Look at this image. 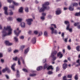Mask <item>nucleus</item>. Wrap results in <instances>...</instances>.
<instances>
[{
  "instance_id": "nucleus-1",
  "label": "nucleus",
  "mask_w": 80,
  "mask_h": 80,
  "mask_svg": "<svg viewBox=\"0 0 80 80\" xmlns=\"http://www.w3.org/2000/svg\"><path fill=\"white\" fill-rule=\"evenodd\" d=\"M12 29L10 26H8L7 28L4 27L2 31V37L4 38L7 35H10L12 34Z\"/></svg>"
},
{
  "instance_id": "nucleus-2",
  "label": "nucleus",
  "mask_w": 80,
  "mask_h": 80,
  "mask_svg": "<svg viewBox=\"0 0 80 80\" xmlns=\"http://www.w3.org/2000/svg\"><path fill=\"white\" fill-rule=\"evenodd\" d=\"M50 3L48 2H46L44 4L42 5V7L40 8L39 10V12H44L45 10H48L49 9V7H46V5H49Z\"/></svg>"
},
{
  "instance_id": "nucleus-3",
  "label": "nucleus",
  "mask_w": 80,
  "mask_h": 80,
  "mask_svg": "<svg viewBox=\"0 0 80 80\" xmlns=\"http://www.w3.org/2000/svg\"><path fill=\"white\" fill-rule=\"evenodd\" d=\"M52 26V27H50V29L52 31V33L53 34V33H55V34H57V30L54 29V28H53V27H54V28H57V26L56 25L54 24H52L51 25Z\"/></svg>"
},
{
  "instance_id": "nucleus-4",
  "label": "nucleus",
  "mask_w": 80,
  "mask_h": 80,
  "mask_svg": "<svg viewBox=\"0 0 80 80\" xmlns=\"http://www.w3.org/2000/svg\"><path fill=\"white\" fill-rule=\"evenodd\" d=\"M65 23L66 25H68L67 26V27L66 28V29L67 30H68L70 32H72V28H70V25L69 23V22L68 21H65Z\"/></svg>"
},
{
  "instance_id": "nucleus-5",
  "label": "nucleus",
  "mask_w": 80,
  "mask_h": 80,
  "mask_svg": "<svg viewBox=\"0 0 80 80\" xmlns=\"http://www.w3.org/2000/svg\"><path fill=\"white\" fill-rule=\"evenodd\" d=\"M19 29L18 28L16 30L14 31V33H15L16 35L18 37L19 33H20L21 31H19Z\"/></svg>"
},
{
  "instance_id": "nucleus-6",
  "label": "nucleus",
  "mask_w": 80,
  "mask_h": 80,
  "mask_svg": "<svg viewBox=\"0 0 80 80\" xmlns=\"http://www.w3.org/2000/svg\"><path fill=\"white\" fill-rule=\"evenodd\" d=\"M57 51H54L52 53L51 57H52V58H53V59L54 60H56V58H56V57L54 58V57L55 55H56V54H57Z\"/></svg>"
},
{
  "instance_id": "nucleus-7",
  "label": "nucleus",
  "mask_w": 80,
  "mask_h": 80,
  "mask_svg": "<svg viewBox=\"0 0 80 80\" xmlns=\"http://www.w3.org/2000/svg\"><path fill=\"white\" fill-rule=\"evenodd\" d=\"M6 71L8 73H10V70L9 68L7 67H6L4 69L2 70V72H3V73H5Z\"/></svg>"
},
{
  "instance_id": "nucleus-8",
  "label": "nucleus",
  "mask_w": 80,
  "mask_h": 80,
  "mask_svg": "<svg viewBox=\"0 0 80 80\" xmlns=\"http://www.w3.org/2000/svg\"><path fill=\"white\" fill-rule=\"evenodd\" d=\"M33 20L32 19H29L26 20V21L28 25H31V24H32V22H33Z\"/></svg>"
},
{
  "instance_id": "nucleus-9",
  "label": "nucleus",
  "mask_w": 80,
  "mask_h": 80,
  "mask_svg": "<svg viewBox=\"0 0 80 80\" xmlns=\"http://www.w3.org/2000/svg\"><path fill=\"white\" fill-rule=\"evenodd\" d=\"M4 14L6 15H8V8L7 7H4Z\"/></svg>"
},
{
  "instance_id": "nucleus-10",
  "label": "nucleus",
  "mask_w": 80,
  "mask_h": 80,
  "mask_svg": "<svg viewBox=\"0 0 80 80\" xmlns=\"http://www.w3.org/2000/svg\"><path fill=\"white\" fill-rule=\"evenodd\" d=\"M36 38L35 37H34L32 38V39L31 42L32 43H33V44L35 43H36Z\"/></svg>"
},
{
  "instance_id": "nucleus-11",
  "label": "nucleus",
  "mask_w": 80,
  "mask_h": 80,
  "mask_svg": "<svg viewBox=\"0 0 80 80\" xmlns=\"http://www.w3.org/2000/svg\"><path fill=\"white\" fill-rule=\"evenodd\" d=\"M5 43L7 45H12V43H10V42L8 41H5Z\"/></svg>"
},
{
  "instance_id": "nucleus-12",
  "label": "nucleus",
  "mask_w": 80,
  "mask_h": 80,
  "mask_svg": "<svg viewBox=\"0 0 80 80\" xmlns=\"http://www.w3.org/2000/svg\"><path fill=\"white\" fill-rule=\"evenodd\" d=\"M56 13L57 15H59V14H60V13H61V10L60 9H58V10L56 11Z\"/></svg>"
},
{
  "instance_id": "nucleus-13",
  "label": "nucleus",
  "mask_w": 80,
  "mask_h": 80,
  "mask_svg": "<svg viewBox=\"0 0 80 80\" xmlns=\"http://www.w3.org/2000/svg\"><path fill=\"white\" fill-rule=\"evenodd\" d=\"M62 67L63 68V70H65L67 67V64L65 63H64L62 65Z\"/></svg>"
},
{
  "instance_id": "nucleus-14",
  "label": "nucleus",
  "mask_w": 80,
  "mask_h": 80,
  "mask_svg": "<svg viewBox=\"0 0 80 80\" xmlns=\"http://www.w3.org/2000/svg\"><path fill=\"white\" fill-rule=\"evenodd\" d=\"M16 65V64L14 63L11 66V68L13 71H15V66Z\"/></svg>"
},
{
  "instance_id": "nucleus-15",
  "label": "nucleus",
  "mask_w": 80,
  "mask_h": 80,
  "mask_svg": "<svg viewBox=\"0 0 80 80\" xmlns=\"http://www.w3.org/2000/svg\"><path fill=\"white\" fill-rule=\"evenodd\" d=\"M21 26L22 28H25V23L24 22H22L21 24Z\"/></svg>"
},
{
  "instance_id": "nucleus-16",
  "label": "nucleus",
  "mask_w": 80,
  "mask_h": 80,
  "mask_svg": "<svg viewBox=\"0 0 80 80\" xmlns=\"http://www.w3.org/2000/svg\"><path fill=\"white\" fill-rule=\"evenodd\" d=\"M58 56H60V58H61L62 57H63V55L61 52H59V53L58 54Z\"/></svg>"
},
{
  "instance_id": "nucleus-17",
  "label": "nucleus",
  "mask_w": 80,
  "mask_h": 80,
  "mask_svg": "<svg viewBox=\"0 0 80 80\" xmlns=\"http://www.w3.org/2000/svg\"><path fill=\"white\" fill-rule=\"evenodd\" d=\"M42 68H42V67L40 66L37 68V70L38 71H40V70H42Z\"/></svg>"
},
{
  "instance_id": "nucleus-18",
  "label": "nucleus",
  "mask_w": 80,
  "mask_h": 80,
  "mask_svg": "<svg viewBox=\"0 0 80 80\" xmlns=\"http://www.w3.org/2000/svg\"><path fill=\"white\" fill-rule=\"evenodd\" d=\"M69 10H70V11H73V10H74V8H73L71 6L69 7Z\"/></svg>"
},
{
  "instance_id": "nucleus-19",
  "label": "nucleus",
  "mask_w": 80,
  "mask_h": 80,
  "mask_svg": "<svg viewBox=\"0 0 80 80\" xmlns=\"http://www.w3.org/2000/svg\"><path fill=\"white\" fill-rule=\"evenodd\" d=\"M47 69V70H50V69H51V70H53V68L52 67V66H50L48 67Z\"/></svg>"
},
{
  "instance_id": "nucleus-20",
  "label": "nucleus",
  "mask_w": 80,
  "mask_h": 80,
  "mask_svg": "<svg viewBox=\"0 0 80 80\" xmlns=\"http://www.w3.org/2000/svg\"><path fill=\"white\" fill-rule=\"evenodd\" d=\"M44 36H45L46 37L48 36V32L47 31H45L44 32Z\"/></svg>"
},
{
  "instance_id": "nucleus-21",
  "label": "nucleus",
  "mask_w": 80,
  "mask_h": 80,
  "mask_svg": "<svg viewBox=\"0 0 80 80\" xmlns=\"http://www.w3.org/2000/svg\"><path fill=\"white\" fill-rule=\"evenodd\" d=\"M28 51H29V48H28L25 50L24 53L25 54H27V53L28 52Z\"/></svg>"
},
{
  "instance_id": "nucleus-22",
  "label": "nucleus",
  "mask_w": 80,
  "mask_h": 80,
  "mask_svg": "<svg viewBox=\"0 0 80 80\" xmlns=\"http://www.w3.org/2000/svg\"><path fill=\"white\" fill-rule=\"evenodd\" d=\"M19 12L21 13L23 12V8L21 7L19 9Z\"/></svg>"
},
{
  "instance_id": "nucleus-23",
  "label": "nucleus",
  "mask_w": 80,
  "mask_h": 80,
  "mask_svg": "<svg viewBox=\"0 0 80 80\" xmlns=\"http://www.w3.org/2000/svg\"><path fill=\"white\" fill-rule=\"evenodd\" d=\"M10 12H9L10 15H13V12H12V11L11 10H10Z\"/></svg>"
},
{
  "instance_id": "nucleus-24",
  "label": "nucleus",
  "mask_w": 80,
  "mask_h": 80,
  "mask_svg": "<svg viewBox=\"0 0 80 80\" xmlns=\"http://www.w3.org/2000/svg\"><path fill=\"white\" fill-rule=\"evenodd\" d=\"M16 76L17 77H19L20 76V75L19 74V71H18V70H17Z\"/></svg>"
},
{
  "instance_id": "nucleus-25",
  "label": "nucleus",
  "mask_w": 80,
  "mask_h": 80,
  "mask_svg": "<svg viewBox=\"0 0 80 80\" xmlns=\"http://www.w3.org/2000/svg\"><path fill=\"white\" fill-rule=\"evenodd\" d=\"M80 46H79L77 47L76 50H77V51H78V52H80Z\"/></svg>"
},
{
  "instance_id": "nucleus-26",
  "label": "nucleus",
  "mask_w": 80,
  "mask_h": 80,
  "mask_svg": "<svg viewBox=\"0 0 80 80\" xmlns=\"http://www.w3.org/2000/svg\"><path fill=\"white\" fill-rule=\"evenodd\" d=\"M48 75H52V74H53V72L52 71H49L48 72Z\"/></svg>"
},
{
  "instance_id": "nucleus-27",
  "label": "nucleus",
  "mask_w": 80,
  "mask_h": 80,
  "mask_svg": "<svg viewBox=\"0 0 80 80\" xmlns=\"http://www.w3.org/2000/svg\"><path fill=\"white\" fill-rule=\"evenodd\" d=\"M14 40L16 42H18V38L17 37H15L14 38Z\"/></svg>"
},
{
  "instance_id": "nucleus-28",
  "label": "nucleus",
  "mask_w": 80,
  "mask_h": 80,
  "mask_svg": "<svg viewBox=\"0 0 80 80\" xmlns=\"http://www.w3.org/2000/svg\"><path fill=\"white\" fill-rule=\"evenodd\" d=\"M75 80H77L78 79V74L76 75L75 76Z\"/></svg>"
},
{
  "instance_id": "nucleus-29",
  "label": "nucleus",
  "mask_w": 80,
  "mask_h": 80,
  "mask_svg": "<svg viewBox=\"0 0 80 80\" xmlns=\"http://www.w3.org/2000/svg\"><path fill=\"white\" fill-rule=\"evenodd\" d=\"M78 5V3H72V6L74 7L75 6H77Z\"/></svg>"
},
{
  "instance_id": "nucleus-30",
  "label": "nucleus",
  "mask_w": 80,
  "mask_h": 80,
  "mask_svg": "<svg viewBox=\"0 0 80 80\" xmlns=\"http://www.w3.org/2000/svg\"><path fill=\"white\" fill-rule=\"evenodd\" d=\"M39 35L38 36H41L42 35L43 33L42 32L40 31V32H38Z\"/></svg>"
},
{
  "instance_id": "nucleus-31",
  "label": "nucleus",
  "mask_w": 80,
  "mask_h": 80,
  "mask_svg": "<svg viewBox=\"0 0 80 80\" xmlns=\"http://www.w3.org/2000/svg\"><path fill=\"white\" fill-rule=\"evenodd\" d=\"M37 75L36 74H30V76L31 77H35Z\"/></svg>"
},
{
  "instance_id": "nucleus-32",
  "label": "nucleus",
  "mask_w": 80,
  "mask_h": 80,
  "mask_svg": "<svg viewBox=\"0 0 80 80\" xmlns=\"http://www.w3.org/2000/svg\"><path fill=\"white\" fill-rule=\"evenodd\" d=\"M12 19L13 18H12V17H9L7 18V20L8 21L12 20Z\"/></svg>"
},
{
  "instance_id": "nucleus-33",
  "label": "nucleus",
  "mask_w": 80,
  "mask_h": 80,
  "mask_svg": "<svg viewBox=\"0 0 80 80\" xmlns=\"http://www.w3.org/2000/svg\"><path fill=\"white\" fill-rule=\"evenodd\" d=\"M75 16H80V12L79 13H77L75 14Z\"/></svg>"
},
{
  "instance_id": "nucleus-34",
  "label": "nucleus",
  "mask_w": 80,
  "mask_h": 80,
  "mask_svg": "<svg viewBox=\"0 0 80 80\" xmlns=\"http://www.w3.org/2000/svg\"><path fill=\"white\" fill-rule=\"evenodd\" d=\"M34 34H35L36 35H37L38 34V31H34Z\"/></svg>"
},
{
  "instance_id": "nucleus-35",
  "label": "nucleus",
  "mask_w": 80,
  "mask_h": 80,
  "mask_svg": "<svg viewBox=\"0 0 80 80\" xmlns=\"http://www.w3.org/2000/svg\"><path fill=\"white\" fill-rule=\"evenodd\" d=\"M79 24H80V23L77 22V23H75L74 24V26H78V25H79Z\"/></svg>"
},
{
  "instance_id": "nucleus-36",
  "label": "nucleus",
  "mask_w": 80,
  "mask_h": 80,
  "mask_svg": "<svg viewBox=\"0 0 80 80\" xmlns=\"http://www.w3.org/2000/svg\"><path fill=\"white\" fill-rule=\"evenodd\" d=\"M68 78H71L72 77V75H68Z\"/></svg>"
},
{
  "instance_id": "nucleus-37",
  "label": "nucleus",
  "mask_w": 80,
  "mask_h": 80,
  "mask_svg": "<svg viewBox=\"0 0 80 80\" xmlns=\"http://www.w3.org/2000/svg\"><path fill=\"white\" fill-rule=\"evenodd\" d=\"M22 70L24 72H28V71L26 69L23 68L22 69Z\"/></svg>"
},
{
  "instance_id": "nucleus-38",
  "label": "nucleus",
  "mask_w": 80,
  "mask_h": 80,
  "mask_svg": "<svg viewBox=\"0 0 80 80\" xmlns=\"http://www.w3.org/2000/svg\"><path fill=\"white\" fill-rule=\"evenodd\" d=\"M13 4L14 5H16V6H17L18 5V4L16 3L15 2L13 1Z\"/></svg>"
},
{
  "instance_id": "nucleus-39",
  "label": "nucleus",
  "mask_w": 80,
  "mask_h": 80,
  "mask_svg": "<svg viewBox=\"0 0 80 80\" xmlns=\"http://www.w3.org/2000/svg\"><path fill=\"white\" fill-rule=\"evenodd\" d=\"M25 11L26 12H28V8H25Z\"/></svg>"
},
{
  "instance_id": "nucleus-40",
  "label": "nucleus",
  "mask_w": 80,
  "mask_h": 80,
  "mask_svg": "<svg viewBox=\"0 0 80 80\" xmlns=\"http://www.w3.org/2000/svg\"><path fill=\"white\" fill-rule=\"evenodd\" d=\"M17 59H18V57H16L13 58V60H14L15 61H17Z\"/></svg>"
},
{
  "instance_id": "nucleus-41",
  "label": "nucleus",
  "mask_w": 80,
  "mask_h": 80,
  "mask_svg": "<svg viewBox=\"0 0 80 80\" xmlns=\"http://www.w3.org/2000/svg\"><path fill=\"white\" fill-rule=\"evenodd\" d=\"M25 47V46L24 45L21 46V50H23V49Z\"/></svg>"
},
{
  "instance_id": "nucleus-42",
  "label": "nucleus",
  "mask_w": 80,
  "mask_h": 80,
  "mask_svg": "<svg viewBox=\"0 0 80 80\" xmlns=\"http://www.w3.org/2000/svg\"><path fill=\"white\" fill-rule=\"evenodd\" d=\"M44 69L45 68H47V67H48V65H47V64H45L44 65Z\"/></svg>"
},
{
  "instance_id": "nucleus-43",
  "label": "nucleus",
  "mask_w": 80,
  "mask_h": 80,
  "mask_svg": "<svg viewBox=\"0 0 80 80\" xmlns=\"http://www.w3.org/2000/svg\"><path fill=\"white\" fill-rule=\"evenodd\" d=\"M17 20L18 21V22H22V19L20 18H18L17 19Z\"/></svg>"
},
{
  "instance_id": "nucleus-44",
  "label": "nucleus",
  "mask_w": 80,
  "mask_h": 80,
  "mask_svg": "<svg viewBox=\"0 0 80 80\" xmlns=\"http://www.w3.org/2000/svg\"><path fill=\"white\" fill-rule=\"evenodd\" d=\"M59 70H60V68H58V67H57L56 68V71L57 72L58 71H59Z\"/></svg>"
},
{
  "instance_id": "nucleus-45",
  "label": "nucleus",
  "mask_w": 80,
  "mask_h": 80,
  "mask_svg": "<svg viewBox=\"0 0 80 80\" xmlns=\"http://www.w3.org/2000/svg\"><path fill=\"white\" fill-rule=\"evenodd\" d=\"M20 39H22V40H23L24 38V36H20Z\"/></svg>"
},
{
  "instance_id": "nucleus-46",
  "label": "nucleus",
  "mask_w": 80,
  "mask_h": 80,
  "mask_svg": "<svg viewBox=\"0 0 80 80\" xmlns=\"http://www.w3.org/2000/svg\"><path fill=\"white\" fill-rule=\"evenodd\" d=\"M43 17H45V16H46V13H43L42 14Z\"/></svg>"
},
{
  "instance_id": "nucleus-47",
  "label": "nucleus",
  "mask_w": 80,
  "mask_h": 80,
  "mask_svg": "<svg viewBox=\"0 0 80 80\" xmlns=\"http://www.w3.org/2000/svg\"><path fill=\"white\" fill-rule=\"evenodd\" d=\"M8 52H10L11 51H12V49H11V48H8Z\"/></svg>"
},
{
  "instance_id": "nucleus-48",
  "label": "nucleus",
  "mask_w": 80,
  "mask_h": 80,
  "mask_svg": "<svg viewBox=\"0 0 80 80\" xmlns=\"http://www.w3.org/2000/svg\"><path fill=\"white\" fill-rule=\"evenodd\" d=\"M65 34H64V33L63 32L62 34V37L63 38H64V35Z\"/></svg>"
},
{
  "instance_id": "nucleus-49",
  "label": "nucleus",
  "mask_w": 80,
  "mask_h": 80,
  "mask_svg": "<svg viewBox=\"0 0 80 80\" xmlns=\"http://www.w3.org/2000/svg\"><path fill=\"white\" fill-rule=\"evenodd\" d=\"M68 50H71V48H70V46H68Z\"/></svg>"
},
{
  "instance_id": "nucleus-50",
  "label": "nucleus",
  "mask_w": 80,
  "mask_h": 80,
  "mask_svg": "<svg viewBox=\"0 0 80 80\" xmlns=\"http://www.w3.org/2000/svg\"><path fill=\"white\" fill-rule=\"evenodd\" d=\"M9 8H14V6H9Z\"/></svg>"
},
{
  "instance_id": "nucleus-51",
  "label": "nucleus",
  "mask_w": 80,
  "mask_h": 80,
  "mask_svg": "<svg viewBox=\"0 0 80 80\" xmlns=\"http://www.w3.org/2000/svg\"><path fill=\"white\" fill-rule=\"evenodd\" d=\"M18 52V50H15L14 51V53H17V52Z\"/></svg>"
},
{
  "instance_id": "nucleus-52",
  "label": "nucleus",
  "mask_w": 80,
  "mask_h": 80,
  "mask_svg": "<svg viewBox=\"0 0 80 80\" xmlns=\"http://www.w3.org/2000/svg\"><path fill=\"white\" fill-rule=\"evenodd\" d=\"M1 62L2 63H3L4 62V60L3 59H1Z\"/></svg>"
},
{
  "instance_id": "nucleus-53",
  "label": "nucleus",
  "mask_w": 80,
  "mask_h": 80,
  "mask_svg": "<svg viewBox=\"0 0 80 80\" xmlns=\"http://www.w3.org/2000/svg\"><path fill=\"white\" fill-rule=\"evenodd\" d=\"M41 19H42V20H44V19H45V17H44V16H42L41 17Z\"/></svg>"
},
{
  "instance_id": "nucleus-54",
  "label": "nucleus",
  "mask_w": 80,
  "mask_h": 80,
  "mask_svg": "<svg viewBox=\"0 0 80 80\" xmlns=\"http://www.w3.org/2000/svg\"><path fill=\"white\" fill-rule=\"evenodd\" d=\"M32 31L31 30H30V31H29L28 33H29V34H31V33H32Z\"/></svg>"
},
{
  "instance_id": "nucleus-55",
  "label": "nucleus",
  "mask_w": 80,
  "mask_h": 80,
  "mask_svg": "<svg viewBox=\"0 0 80 80\" xmlns=\"http://www.w3.org/2000/svg\"><path fill=\"white\" fill-rule=\"evenodd\" d=\"M8 1L9 3H11L12 2V0H8Z\"/></svg>"
},
{
  "instance_id": "nucleus-56",
  "label": "nucleus",
  "mask_w": 80,
  "mask_h": 80,
  "mask_svg": "<svg viewBox=\"0 0 80 80\" xmlns=\"http://www.w3.org/2000/svg\"><path fill=\"white\" fill-rule=\"evenodd\" d=\"M3 57V54L2 53H0V58Z\"/></svg>"
},
{
  "instance_id": "nucleus-57",
  "label": "nucleus",
  "mask_w": 80,
  "mask_h": 80,
  "mask_svg": "<svg viewBox=\"0 0 80 80\" xmlns=\"http://www.w3.org/2000/svg\"><path fill=\"white\" fill-rule=\"evenodd\" d=\"M5 76L7 79H8L9 78V77H8V76L7 75H6Z\"/></svg>"
},
{
  "instance_id": "nucleus-58",
  "label": "nucleus",
  "mask_w": 80,
  "mask_h": 80,
  "mask_svg": "<svg viewBox=\"0 0 80 80\" xmlns=\"http://www.w3.org/2000/svg\"><path fill=\"white\" fill-rule=\"evenodd\" d=\"M18 63L19 65H21V62H20V61H18Z\"/></svg>"
},
{
  "instance_id": "nucleus-59",
  "label": "nucleus",
  "mask_w": 80,
  "mask_h": 80,
  "mask_svg": "<svg viewBox=\"0 0 80 80\" xmlns=\"http://www.w3.org/2000/svg\"><path fill=\"white\" fill-rule=\"evenodd\" d=\"M0 30L2 29V26L1 25H0Z\"/></svg>"
},
{
  "instance_id": "nucleus-60",
  "label": "nucleus",
  "mask_w": 80,
  "mask_h": 80,
  "mask_svg": "<svg viewBox=\"0 0 80 80\" xmlns=\"http://www.w3.org/2000/svg\"><path fill=\"white\" fill-rule=\"evenodd\" d=\"M39 2L38 1H35V3H36V4H38V3H39Z\"/></svg>"
},
{
  "instance_id": "nucleus-61",
  "label": "nucleus",
  "mask_w": 80,
  "mask_h": 80,
  "mask_svg": "<svg viewBox=\"0 0 80 80\" xmlns=\"http://www.w3.org/2000/svg\"><path fill=\"white\" fill-rule=\"evenodd\" d=\"M68 38H65L64 39V41L65 42H67V39Z\"/></svg>"
},
{
  "instance_id": "nucleus-62",
  "label": "nucleus",
  "mask_w": 80,
  "mask_h": 80,
  "mask_svg": "<svg viewBox=\"0 0 80 80\" xmlns=\"http://www.w3.org/2000/svg\"><path fill=\"white\" fill-rule=\"evenodd\" d=\"M22 61L23 64H25V61H24V60L22 59Z\"/></svg>"
},
{
  "instance_id": "nucleus-63",
  "label": "nucleus",
  "mask_w": 80,
  "mask_h": 80,
  "mask_svg": "<svg viewBox=\"0 0 80 80\" xmlns=\"http://www.w3.org/2000/svg\"><path fill=\"white\" fill-rule=\"evenodd\" d=\"M80 62V60H79V59H78V60L77 61V63H80V62Z\"/></svg>"
},
{
  "instance_id": "nucleus-64",
  "label": "nucleus",
  "mask_w": 80,
  "mask_h": 80,
  "mask_svg": "<svg viewBox=\"0 0 80 80\" xmlns=\"http://www.w3.org/2000/svg\"><path fill=\"white\" fill-rule=\"evenodd\" d=\"M68 60H69V61H71V59H70V58H68Z\"/></svg>"
}]
</instances>
